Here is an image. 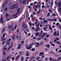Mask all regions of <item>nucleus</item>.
<instances>
[{"instance_id":"obj_37","label":"nucleus","mask_w":61,"mask_h":61,"mask_svg":"<svg viewBox=\"0 0 61 61\" xmlns=\"http://www.w3.org/2000/svg\"><path fill=\"white\" fill-rule=\"evenodd\" d=\"M54 56H56V57H57V56H58V55L56 54H54Z\"/></svg>"},{"instance_id":"obj_12","label":"nucleus","mask_w":61,"mask_h":61,"mask_svg":"<svg viewBox=\"0 0 61 61\" xmlns=\"http://www.w3.org/2000/svg\"><path fill=\"white\" fill-rule=\"evenodd\" d=\"M1 39L2 41H4V40H6V38H4V37H1Z\"/></svg>"},{"instance_id":"obj_14","label":"nucleus","mask_w":61,"mask_h":61,"mask_svg":"<svg viewBox=\"0 0 61 61\" xmlns=\"http://www.w3.org/2000/svg\"><path fill=\"white\" fill-rule=\"evenodd\" d=\"M23 27L24 28H26L27 27V26H26V25L25 24H24L22 25Z\"/></svg>"},{"instance_id":"obj_43","label":"nucleus","mask_w":61,"mask_h":61,"mask_svg":"<svg viewBox=\"0 0 61 61\" xmlns=\"http://www.w3.org/2000/svg\"><path fill=\"white\" fill-rule=\"evenodd\" d=\"M12 39L13 40H15V36L12 37Z\"/></svg>"},{"instance_id":"obj_23","label":"nucleus","mask_w":61,"mask_h":61,"mask_svg":"<svg viewBox=\"0 0 61 61\" xmlns=\"http://www.w3.org/2000/svg\"><path fill=\"white\" fill-rule=\"evenodd\" d=\"M58 6H61V3L60 2L58 3Z\"/></svg>"},{"instance_id":"obj_41","label":"nucleus","mask_w":61,"mask_h":61,"mask_svg":"<svg viewBox=\"0 0 61 61\" xmlns=\"http://www.w3.org/2000/svg\"><path fill=\"white\" fill-rule=\"evenodd\" d=\"M26 55L27 56H29V53H26Z\"/></svg>"},{"instance_id":"obj_61","label":"nucleus","mask_w":61,"mask_h":61,"mask_svg":"<svg viewBox=\"0 0 61 61\" xmlns=\"http://www.w3.org/2000/svg\"><path fill=\"white\" fill-rule=\"evenodd\" d=\"M30 25V26H31L32 25V24H31V22H30L29 23Z\"/></svg>"},{"instance_id":"obj_51","label":"nucleus","mask_w":61,"mask_h":61,"mask_svg":"<svg viewBox=\"0 0 61 61\" xmlns=\"http://www.w3.org/2000/svg\"><path fill=\"white\" fill-rule=\"evenodd\" d=\"M16 27H17V26L16 25H15V27L14 28V30H15V29H16Z\"/></svg>"},{"instance_id":"obj_32","label":"nucleus","mask_w":61,"mask_h":61,"mask_svg":"<svg viewBox=\"0 0 61 61\" xmlns=\"http://www.w3.org/2000/svg\"><path fill=\"white\" fill-rule=\"evenodd\" d=\"M35 50V48H33L31 50V51H34Z\"/></svg>"},{"instance_id":"obj_50","label":"nucleus","mask_w":61,"mask_h":61,"mask_svg":"<svg viewBox=\"0 0 61 61\" xmlns=\"http://www.w3.org/2000/svg\"><path fill=\"white\" fill-rule=\"evenodd\" d=\"M12 60L13 61L14 60H15V58L14 57H12Z\"/></svg>"},{"instance_id":"obj_20","label":"nucleus","mask_w":61,"mask_h":61,"mask_svg":"<svg viewBox=\"0 0 61 61\" xmlns=\"http://www.w3.org/2000/svg\"><path fill=\"white\" fill-rule=\"evenodd\" d=\"M49 15H50V13H48L47 14V18H48V17H49L50 16L51 17V16Z\"/></svg>"},{"instance_id":"obj_28","label":"nucleus","mask_w":61,"mask_h":61,"mask_svg":"<svg viewBox=\"0 0 61 61\" xmlns=\"http://www.w3.org/2000/svg\"><path fill=\"white\" fill-rule=\"evenodd\" d=\"M48 26L49 27H50V29H52V27H51V25H48Z\"/></svg>"},{"instance_id":"obj_64","label":"nucleus","mask_w":61,"mask_h":61,"mask_svg":"<svg viewBox=\"0 0 61 61\" xmlns=\"http://www.w3.org/2000/svg\"><path fill=\"white\" fill-rule=\"evenodd\" d=\"M59 21L61 23V20L60 19H58Z\"/></svg>"},{"instance_id":"obj_49","label":"nucleus","mask_w":61,"mask_h":61,"mask_svg":"<svg viewBox=\"0 0 61 61\" xmlns=\"http://www.w3.org/2000/svg\"><path fill=\"white\" fill-rule=\"evenodd\" d=\"M30 58V57H26V58L25 59H29Z\"/></svg>"},{"instance_id":"obj_16","label":"nucleus","mask_w":61,"mask_h":61,"mask_svg":"<svg viewBox=\"0 0 61 61\" xmlns=\"http://www.w3.org/2000/svg\"><path fill=\"white\" fill-rule=\"evenodd\" d=\"M25 0L29 1V0H24L23 2V4H25L26 3V1H25Z\"/></svg>"},{"instance_id":"obj_15","label":"nucleus","mask_w":61,"mask_h":61,"mask_svg":"<svg viewBox=\"0 0 61 61\" xmlns=\"http://www.w3.org/2000/svg\"><path fill=\"white\" fill-rule=\"evenodd\" d=\"M44 30L45 31H47L48 30H47V28L46 27L44 28Z\"/></svg>"},{"instance_id":"obj_57","label":"nucleus","mask_w":61,"mask_h":61,"mask_svg":"<svg viewBox=\"0 0 61 61\" xmlns=\"http://www.w3.org/2000/svg\"><path fill=\"white\" fill-rule=\"evenodd\" d=\"M47 8H49V6L48 4H47Z\"/></svg>"},{"instance_id":"obj_24","label":"nucleus","mask_w":61,"mask_h":61,"mask_svg":"<svg viewBox=\"0 0 61 61\" xmlns=\"http://www.w3.org/2000/svg\"><path fill=\"white\" fill-rule=\"evenodd\" d=\"M24 60V56H22L21 57V61H23Z\"/></svg>"},{"instance_id":"obj_44","label":"nucleus","mask_w":61,"mask_h":61,"mask_svg":"<svg viewBox=\"0 0 61 61\" xmlns=\"http://www.w3.org/2000/svg\"><path fill=\"white\" fill-rule=\"evenodd\" d=\"M28 7L29 8H30V9H31L32 8V7L30 6H28Z\"/></svg>"},{"instance_id":"obj_25","label":"nucleus","mask_w":61,"mask_h":61,"mask_svg":"<svg viewBox=\"0 0 61 61\" xmlns=\"http://www.w3.org/2000/svg\"><path fill=\"white\" fill-rule=\"evenodd\" d=\"M59 11L60 12H61V7H59Z\"/></svg>"},{"instance_id":"obj_45","label":"nucleus","mask_w":61,"mask_h":61,"mask_svg":"<svg viewBox=\"0 0 61 61\" xmlns=\"http://www.w3.org/2000/svg\"><path fill=\"white\" fill-rule=\"evenodd\" d=\"M5 42H6V41H5L4 42H3V43H2V45H4V44L5 43Z\"/></svg>"},{"instance_id":"obj_11","label":"nucleus","mask_w":61,"mask_h":61,"mask_svg":"<svg viewBox=\"0 0 61 61\" xmlns=\"http://www.w3.org/2000/svg\"><path fill=\"white\" fill-rule=\"evenodd\" d=\"M16 37L18 39V40H20L21 38V36H16Z\"/></svg>"},{"instance_id":"obj_22","label":"nucleus","mask_w":61,"mask_h":61,"mask_svg":"<svg viewBox=\"0 0 61 61\" xmlns=\"http://www.w3.org/2000/svg\"><path fill=\"white\" fill-rule=\"evenodd\" d=\"M21 48V45L19 44L18 46V47H17V49H19Z\"/></svg>"},{"instance_id":"obj_5","label":"nucleus","mask_w":61,"mask_h":61,"mask_svg":"<svg viewBox=\"0 0 61 61\" xmlns=\"http://www.w3.org/2000/svg\"><path fill=\"white\" fill-rule=\"evenodd\" d=\"M20 57V56L19 55H18L16 56L15 60L16 61L18 60V59Z\"/></svg>"},{"instance_id":"obj_63","label":"nucleus","mask_w":61,"mask_h":61,"mask_svg":"<svg viewBox=\"0 0 61 61\" xmlns=\"http://www.w3.org/2000/svg\"><path fill=\"white\" fill-rule=\"evenodd\" d=\"M36 36H38V34L37 33H36Z\"/></svg>"},{"instance_id":"obj_59","label":"nucleus","mask_w":61,"mask_h":61,"mask_svg":"<svg viewBox=\"0 0 61 61\" xmlns=\"http://www.w3.org/2000/svg\"><path fill=\"white\" fill-rule=\"evenodd\" d=\"M59 27L60 28V29H61V25H60L59 26Z\"/></svg>"},{"instance_id":"obj_35","label":"nucleus","mask_w":61,"mask_h":61,"mask_svg":"<svg viewBox=\"0 0 61 61\" xmlns=\"http://www.w3.org/2000/svg\"><path fill=\"white\" fill-rule=\"evenodd\" d=\"M60 25V24L58 23V22H57L56 23V25H57V26H58V25Z\"/></svg>"},{"instance_id":"obj_55","label":"nucleus","mask_w":61,"mask_h":61,"mask_svg":"<svg viewBox=\"0 0 61 61\" xmlns=\"http://www.w3.org/2000/svg\"><path fill=\"white\" fill-rule=\"evenodd\" d=\"M46 38H48L49 37V35H46Z\"/></svg>"},{"instance_id":"obj_56","label":"nucleus","mask_w":61,"mask_h":61,"mask_svg":"<svg viewBox=\"0 0 61 61\" xmlns=\"http://www.w3.org/2000/svg\"><path fill=\"white\" fill-rule=\"evenodd\" d=\"M34 58H35V57L34 56H33L31 57L30 58H31L32 59H34Z\"/></svg>"},{"instance_id":"obj_27","label":"nucleus","mask_w":61,"mask_h":61,"mask_svg":"<svg viewBox=\"0 0 61 61\" xmlns=\"http://www.w3.org/2000/svg\"><path fill=\"white\" fill-rule=\"evenodd\" d=\"M46 46L48 48H50V45L49 44H47L46 45Z\"/></svg>"},{"instance_id":"obj_26","label":"nucleus","mask_w":61,"mask_h":61,"mask_svg":"<svg viewBox=\"0 0 61 61\" xmlns=\"http://www.w3.org/2000/svg\"><path fill=\"white\" fill-rule=\"evenodd\" d=\"M11 30L12 31H14V30L13 29V26H12V27H11V28H10Z\"/></svg>"},{"instance_id":"obj_33","label":"nucleus","mask_w":61,"mask_h":61,"mask_svg":"<svg viewBox=\"0 0 61 61\" xmlns=\"http://www.w3.org/2000/svg\"><path fill=\"white\" fill-rule=\"evenodd\" d=\"M2 32H5V29L4 28H3L2 30Z\"/></svg>"},{"instance_id":"obj_48","label":"nucleus","mask_w":61,"mask_h":61,"mask_svg":"<svg viewBox=\"0 0 61 61\" xmlns=\"http://www.w3.org/2000/svg\"><path fill=\"white\" fill-rule=\"evenodd\" d=\"M45 7V6L44 5H43L42 6V8H44V7Z\"/></svg>"},{"instance_id":"obj_60","label":"nucleus","mask_w":61,"mask_h":61,"mask_svg":"<svg viewBox=\"0 0 61 61\" xmlns=\"http://www.w3.org/2000/svg\"><path fill=\"white\" fill-rule=\"evenodd\" d=\"M56 20H57V19H55H55H54V21H55V22L56 21Z\"/></svg>"},{"instance_id":"obj_21","label":"nucleus","mask_w":61,"mask_h":61,"mask_svg":"<svg viewBox=\"0 0 61 61\" xmlns=\"http://www.w3.org/2000/svg\"><path fill=\"white\" fill-rule=\"evenodd\" d=\"M5 16V18H7L8 17H9V15H8V14H6Z\"/></svg>"},{"instance_id":"obj_31","label":"nucleus","mask_w":61,"mask_h":61,"mask_svg":"<svg viewBox=\"0 0 61 61\" xmlns=\"http://www.w3.org/2000/svg\"><path fill=\"white\" fill-rule=\"evenodd\" d=\"M57 44H59V45H61V43H60V42L59 41H57Z\"/></svg>"},{"instance_id":"obj_6","label":"nucleus","mask_w":61,"mask_h":61,"mask_svg":"<svg viewBox=\"0 0 61 61\" xmlns=\"http://www.w3.org/2000/svg\"><path fill=\"white\" fill-rule=\"evenodd\" d=\"M16 6L15 5H12L10 7V9H14L15 7H16Z\"/></svg>"},{"instance_id":"obj_29","label":"nucleus","mask_w":61,"mask_h":61,"mask_svg":"<svg viewBox=\"0 0 61 61\" xmlns=\"http://www.w3.org/2000/svg\"><path fill=\"white\" fill-rule=\"evenodd\" d=\"M3 53L4 56H5L6 55V53H5V51H3Z\"/></svg>"},{"instance_id":"obj_13","label":"nucleus","mask_w":61,"mask_h":61,"mask_svg":"<svg viewBox=\"0 0 61 61\" xmlns=\"http://www.w3.org/2000/svg\"><path fill=\"white\" fill-rule=\"evenodd\" d=\"M45 54V53L43 52H41L39 54V56H41L42 55H44Z\"/></svg>"},{"instance_id":"obj_40","label":"nucleus","mask_w":61,"mask_h":61,"mask_svg":"<svg viewBox=\"0 0 61 61\" xmlns=\"http://www.w3.org/2000/svg\"><path fill=\"white\" fill-rule=\"evenodd\" d=\"M24 32L26 34V35H27V32L25 31H24Z\"/></svg>"},{"instance_id":"obj_62","label":"nucleus","mask_w":61,"mask_h":61,"mask_svg":"<svg viewBox=\"0 0 61 61\" xmlns=\"http://www.w3.org/2000/svg\"><path fill=\"white\" fill-rule=\"evenodd\" d=\"M41 57L42 58H44L45 57V56L44 55H43L41 56Z\"/></svg>"},{"instance_id":"obj_47","label":"nucleus","mask_w":61,"mask_h":61,"mask_svg":"<svg viewBox=\"0 0 61 61\" xmlns=\"http://www.w3.org/2000/svg\"><path fill=\"white\" fill-rule=\"evenodd\" d=\"M32 20L33 21H34L35 20V19H34V18L33 17L32 18Z\"/></svg>"},{"instance_id":"obj_7","label":"nucleus","mask_w":61,"mask_h":61,"mask_svg":"<svg viewBox=\"0 0 61 61\" xmlns=\"http://www.w3.org/2000/svg\"><path fill=\"white\" fill-rule=\"evenodd\" d=\"M7 46L4 45L3 47V49L4 50H6L7 49Z\"/></svg>"},{"instance_id":"obj_19","label":"nucleus","mask_w":61,"mask_h":61,"mask_svg":"<svg viewBox=\"0 0 61 61\" xmlns=\"http://www.w3.org/2000/svg\"><path fill=\"white\" fill-rule=\"evenodd\" d=\"M46 34L45 33H44L43 36V37H46Z\"/></svg>"},{"instance_id":"obj_54","label":"nucleus","mask_w":61,"mask_h":61,"mask_svg":"<svg viewBox=\"0 0 61 61\" xmlns=\"http://www.w3.org/2000/svg\"><path fill=\"white\" fill-rule=\"evenodd\" d=\"M34 30L35 31H38V29L37 28L36 29V30Z\"/></svg>"},{"instance_id":"obj_17","label":"nucleus","mask_w":61,"mask_h":61,"mask_svg":"<svg viewBox=\"0 0 61 61\" xmlns=\"http://www.w3.org/2000/svg\"><path fill=\"white\" fill-rule=\"evenodd\" d=\"M36 47H37L38 46H39V44L38 43H36Z\"/></svg>"},{"instance_id":"obj_52","label":"nucleus","mask_w":61,"mask_h":61,"mask_svg":"<svg viewBox=\"0 0 61 61\" xmlns=\"http://www.w3.org/2000/svg\"><path fill=\"white\" fill-rule=\"evenodd\" d=\"M44 22L45 23H47V21L46 20H45L44 21Z\"/></svg>"},{"instance_id":"obj_1","label":"nucleus","mask_w":61,"mask_h":61,"mask_svg":"<svg viewBox=\"0 0 61 61\" xmlns=\"http://www.w3.org/2000/svg\"><path fill=\"white\" fill-rule=\"evenodd\" d=\"M35 43L30 44L29 46V47L28 46H27L26 47V48H27V49H30L31 48H32V46H32V45H35Z\"/></svg>"},{"instance_id":"obj_9","label":"nucleus","mask_w":61,"mask_h":61,"mask_svg":"<svg viewBox=\"0 0 61 61\" xmlns=\"http://www.w3.org/2000/svg\"><path fill=\"white\" fill-rule=\"evenodd\" d=\"M12 56L11 55H10L9 56H8L6 58V59L7 60H9L10 59V58Z\"/></svg>"},{"instance_id":"obj_53","label":"nucleus","mask_w":61,"mask_h":61,"mask_svg":"<svg viewBox=\"0 0 61 61\" xmlns=\"http://www.w3.org/2000/svg\"><path fill=\"white\" fill-rule=\"evenodd\" d=\"M39 58H40V57H38V58H37L36 59V60H38V59H39Z\"/></svg>"},{"instance_id":"obj_18","label":"nucleus","mask_w":61,"mask_h":61,"mask_svg":"<svg viewBox=\"0 0 61 61\" xmlns=\"http://www.w3.org/2000/svg\"><path fill=\"white\" fill-rule=\"evenodd\" d=\"M26 15L27 18H28V16H29V14H28V12L27 11L26 12Z\"/></svg>"},{"instance_id":"obj_42","label":"nucleus","mask_w":61,"mask_h":61,"mask_svg":"<svg viewBox=\"0 0 61 61\" xmlns=\"http://www.w3.org/2000/svg\"><path fill=\"white\" fill-rule=\"evenodd\" d=\"M21 43L22 44H24V43H25V42H24V41H23L21 42Z\"/></svg>"},{"instance_id":"obj_34","label":"nucleus","mask_w":61,"mask_h":61,"mask_svg":"<svg viewBox=\"0 0 61 61\" xmlns=\"http://www.w3.org/2000/svg\"><path fill=\"white\" fill-rule=\"evenodd\" d=\"M20 4H21L22 3V1L21 0H20L19 1Z\"/></svg>"},{"instance_id":"obj_2","label":"nucleus","mask_w":61,"mask_h":61,"mask_svg":"<svg viewBox=\"0 0 61 61\" xmlns=\"http://www.w3.org/2000/svg\"><path fill=\"white\" fill-rule=\"evenodd\" d=\"M13 43L12 42L11 43V45L9 47L7 50V51H8L9 50V49L11 48H12L13 46Z\"/></svg>"},{"instance_id":"obj_4","label":"nucleus","mask_w":61,"mask_h":61,"mask_svg":"<svg viewBox=\"0 0 61 61\" xmlns=\"http://www.w3.org/2000/svg\"><path fill=\"white\" fill-rule=\"evenodd\" d=\"M49 3L50 4H51V6H52V5H53V0H49Z\"/></svg>"},{"instance_id":"obj_58","label":"nucleus","mask_w":61,"mask_h":61,"mask_svg":"<svg viewBox=\"0 0 61 61\" xmlns=\"http://www.w3.org/2000/svg\"><path fill=\"white\" fill-rule=\"evenodd\" d=\"M38 8L39 9H41V6H40V5H39L38 7Z\"/></svg>"},{"instance_id":"obj_38","label":"nucleus","mask_w":61,"mask_h":61,"mask_svg":"<svg viewBox=\"0 0 61 61\" xmlns=\"http://www.w3.org/2000/svg\"><path fill=\"white\" fill-rule=\"evenodd\" d=\"M48 20L49 21H50V20H53L52 19H49V18H48Z\"/></svg>"},{"instance_id":"obj_10","label":"nucleus","mask_w":61,"mask_h":61,"mask_svg":"<svg viewBox=\"0 0 61 61\" xmlns=\"http://www.w3.org/2000/svg\"><path fill=\"white\" fill-rule=\"evenodd\" d=\"M20 11V9L19 8L17 11L16 12V15H17L18 14H19V12Z\"/></svg>"},{"instance_id":"obj_8","label":"nucleus","mask_w":61,"mask_h":61,"mask_svg":"<svg viewBox=\"0 0 61 61\" xmlns=\"http://www.w3.org/2000/svg\"><path fill=\"white\" fill-rule=\"evenodd\" d=\"M0 22H1V24H3L4 21H3V17H1V18L0 20Z\"/></svg>"},{"instance_id":"obj_30","label":"nucleus","mask_w":61,"mask_h":61,"mask_svg":"<svg viewBox=\"0 0 61 61\" xmlns=\"http://www.w3.org/2000/svg\"><path fill=\"white\" fill-rule=\"evenodd\" d=\"M41 11V10H39L37 12V14H39V13Z\"/></svg>"},{"instance_id":"obj_3","label":"nucleus","mask_w":61,"mask_h":61,"mask_svg":"<svg viewBox=\"0 0 61 61\" xmlns=\"http://www.w3.org/2000/svg\"><path fill=\"white\" fill-rule=\"evenodd\" d=\"M11 40V38H9V40H7L6 41V44L8 45H10V41Z\"/></svg>"},{"instance_id":"obj_39","label":"nucleus","mask_w":61,"mask_h":61,"mask_svg":"<svg viewBox=\"0 0 61 61\" xmlns=\"http://www.w3.org/2000/svg\"><path fill=\"white\" fill-rule=\"evenodd\" d=\"M41 38H40L39 37L38 38L37 40H38V41H39V40H41Z\"/></svg>"},{"instance_id":"obj_46","label":"nucleus","mask_w":61,"mask_h":61,"mask_svg":"<svg viewBox=\"0 0 61 61\" xmlns=\"http://www.w3.org/2000/svg\"><path fill=\"white\" fill-rule=\"evenodd\" d=\"M58 59L59 60H60L61 59V58L60 57H59L58 58Z\"/></svg>"},{"instance_id":"obj_36","label":"nucleus","mask_w":61,"mask_h":61,"mask_svg":"<svg viewBox=\"0 0 61 61\" xmlns=\"http://www.w3.org/2000/svg\"><path fill=\"white\" fill-rule=\"evenodd\" d=\"M12 27V26H11L10 25H9L8 26V28H11V27Z\"/></svg>"}]
</instances>
